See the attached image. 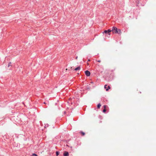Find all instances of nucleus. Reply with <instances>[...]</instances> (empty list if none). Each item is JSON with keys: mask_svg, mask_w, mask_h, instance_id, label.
<instances>
[{"mask_svg": "<svg viewBox=\"0 0 156 156\" xmlns=\"http://www.w3.org/2000/svg\"><path fill=\"white\" fill-rule=\"evenodd\" d=\"M112 31L113 33L117 34L118 33V29L115 27H113Z\"/></svg>", "mask_w": 156, "mask_h": 156, "instance_id": "f257e3e1", "label": "nucleus"}, {"mask_svg": "<svg viewBox=\"0 0 156 156\" xmlns=\"http://www.w3.org/2000/svg\"><path fill=\"white\" fill-rule=\"evenodd\" d=\"M85 74L87 76H89L90 75V72L88 70H86L85 71Z\"/></svg>", "mask_w": 156, "mask_h": 156, "instance_id": "f03ea898", "label": "nucleus"}, {"mask_svg": "<svg viewBox=\"0 0 156 156\" xmlns=\"http://www.w3.org/2000/svg\"><path fill=\"white\" fill-rule=\"evenodd\" d=\"M69 153L67 151H65L63 154V156H69Z\"/></svg>", "mask_w": 156, "mask_h": 156, "instance_id": "7ed1b4c3", "label": "nucleus"}, {"mask_svg": "<svg viewBox=\"0 0 156 156\" xmlns=\"http://www.w3.org/2000/svg\"><path fill=\"white\" fill-rule=\"evenodd\" d=\"M80 66H78L77 68H76L74 70L75 71H77L78 70H80Z\"/></svg>", "mask_w": 156, "mask_h": 156, "instance_id": "20e7f679", "label": "nucleus"}, {"mask_svg": "<svg viewBox=\"0 0 156 156\" xmlns=\"http://www.w3.org/2000/svg\"><path fill=\"white\" fill-rule=\"evenodd\" d=\"M108 32V34L109 35H110V34L109 33L112 31V30H111L110 29H108V30H107Z\"/></svg>", "mask_w": 156, "mask_h": 156, "instance_id": "39448f33", "label": "nucleus"}, {"mask_svg": "<svg viewBox=\"0 0 156 156\" xmlns=\"http://www.w3.org/2000/svg\"><path fill=\"white\" fill-rule=\"evenodd\" d=\"M118 34H120L121 33V30L118 29Z\"/></svg>", "mask_w": 156, "mask_h": 156, "instance_id": "423d86ee", "label": "nucleus"}, {"mask_svg": "<svg viewBox=\"0 0 156 156\" xmlns=\"http://www.w3.org/2000/svg\"><path fill=\"white\" fill-rule=\"evenodd\" d=\"M101 106V105L100 103L98 104L97 105V108H99Z\"/></svg>", "mask_w": 156, "mask_h": 156, "instance_id": "0eeeda50", "label": "nucleus"}, {"mask_svg": "<svg viewBox=\"0 0 156 156\" xmlns=\"http://www.w3.org/2000/svg\"><path fill=\"white\" fill-rule=\"evenodd\" d=\"M110 89V87L109 86H108V88H107V89H106V90L108 91Z\"/></svg>", "mask_w": 156, "mask_h": 156, "instance_id": "6e6552de", "label": "nucleus"}, {"mask_svg": "<svg viewBox=\"0 0 156 156\" xmlns=\"http://www.w3.org/2000/svg\"><path fill=\"white\" fill-rule=\"evenodd\" d=\"M105 33V34H107V33H108V31L107 30H105L103 32V33Z\"/></svg>", "mask_w": 156, "mask_h": 156, "instance_id": "1a4fd4ad", "label": "nucleus"}, {"mask_svg": "<svg viewBox=\"0 0 156 156\" xmlns=\"http://www.w3.org/2000/svg\"><path fill=\"white\" fill-rule=\"evenodd\" d=\"M80 133L82 134L83 136H84L85 135L84 133L83 132H81Z\"/></svg>", "mask_w": 156, "mask_h": 156, "instance_id": "9d476101", "label": "nucleus"}, {"mask_svg": "<svg viewBox=\"0 0 156 156\" xmlns=\"http://www.w3.org/2000/svg\"><path fill=\"white\" fill-rule=\"evenodd\" d=\"M59 154V153L58 152V151L56 152V155L57 156H58V155Z\"/></svg>", "mask_w": 156, "mask_h": 156, "instance_id": "9b49d317", "label": "nucleus"}, {"mask_svg": "<svg viewBox=\"0 0 156 156\" xmlns=\"http://www.w3.org/2000/svg\"><path fill=\"white\" fill-rule=\"evenodd\" d=\"M11 62H9V63L8 64V67H9V66H11Z\"/></svg>", "mask_w": 156, "mask_h": 156, "instance_id": "f8f14e48", "label": "nucleus"}, {"mask_svg": "<svg viewBox=\"0 0 156 156\" xmlns=\"http://www.w3.org/2000/svg\"><path fill=\"white\" fill-rule=\"evenodd\" d=\"M107 85H105V86H104V88L105 89H107Z\"/></svg>", "mask_w": 156, "mask_h": 156, "instance_id": "ddd939ff", "label": "nucleus"}, {"mask_svg": "<svg viewBox=\"0 0 156 156\" xmlns=\"http://www.w3.org/2000/svg\"><path fill=\"white\" fill-rule=\"evenodd\" d=\"M103 112H106V109H104L103 111Z\"/></svg>", "mask_w": 156, "mask_h": 156, "instance_id": "4468645a", "label": "nucleus"}, {"mask_svg": "<svg viewBox=\"0 0 156 156\" xmlns=\"http://www.w3.org/2000/svg\"><path fill=\"white\" fill-rule=\"evenodd\" d=\"M104 109H106V105H104Z\"/></svg>", "mask_w": 156, "mask_h": 156, "instance_id": "2eb2a0df", "label": "nucleus"}, {"mask_svg": "<svg viewBox=\"0 0 156 156\" xmlns=\"http://www.w3.org/2000/svg\"><path fill=\"white\" fill-rule=\"evenodd\" d=\"M97 61L98 62H101V61L100 60H97Z\"/></svg>", "mask_w": 156, "mask_h": 156, "instance_id": "dca6fc26", "label": "nucleus"}, {"mask_svg": "<svg viewBox=\"0 0 156 156\" xmlns=\"http://www.w3.org/2000/svg\"><path fill=\"white\" fill-rule=\"evenodd\" d=\"M33 155H35L36 156H37V155L36 154H33Z\"/></svg>", "mask_w": 156, "mask_h": 156, "instance_id": "f3484780", "label": "nucleus"}, {"mask_svg": "<svg viewBox=\"0 0 156 156\" xmlns=\"http://www.w3.org/2000/svg\"><path fill=\"white\" fill-rule=\"evenodd\" d=\"M77 58H78V57H77H77H76V59H77Z\"/></svg>", "mask_w": 156, "mask_h": 156, "instance_id": "a211bd4d", "label": "nucleus"}, {"mask_svg": "<svg viewBox=\"0 0 156 156\" xmlns=\"http://www.w3.org/2000/svg\"><path fill=\"white\" fill-rule=\"evenodd\" d=\"M88 61H90V60H88Z\"/></svg>", "mask_w": 156, "mask_h": 156, "instance_id": "6ab92c4d", "label": "nucleus"}, {"mask_svg": "<svg viewBox=\"0 0 156 156\" xmlns=\"http://www.w3.org/2000/svg\"><path fill=\"white\" fill-rule=\"evenodd\" d=\"M44 104H46L45 102H44Z\"/></svg>", "mask_w": 156, "mask_h": 156, "instance_id": "aec40b11", "label": "nucleus"}]
</instances>
